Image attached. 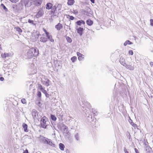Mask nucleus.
Wrapping results in <instances>:
<instances>
[{"instance_id": "obj_1", "label": "nucleus", "mask_w": 153, "mask_h": 153, "mask_svg": "<svg viewBox=\"0 0 153 153\" xmlns=\"http://www.w3.org/2000/svg\"><path fill=\"white\" fill-rule=\"evenodd\" d=\"M38 54V50L37 48H33L28 50L27 55L28 58H30L33 56H36Z\"/></svg>"}, {"instance_id": "obj_2", "label": "nucleus", "mask_w": 153, "mask_h": 153, "mask_svg": "<svg viewBox=\"0 0 153 153\" xmlns=\"http://www.w3.org/2000/svg\"><path fill=\"white\" fill-rule=\"evenodd\" d=\"M40 124L42 127L46 128L47 126H49L50 122L48 118L45 116H44L41 120Z\"/></svg>"}, {"instance_id": "obj_3", "label": "nucleus", "mask_w": 153, "mask_h": 153, "mask_svg": "<svg viewBox=\"0 0 153 153\" xmlns=\"http://www.w3.org/2000/svg\"><path fill=\"white\" fill-rule=\"evenodd\" d=\"M32 0H21V4H19V5H24L26 7H29L32 5Z\"/></svg>"}, {"instance_id": "obj_4", "label": "nucleus", "mask_w": 153, "mask_h": 153, "mask_svg": "<svg viewBox=\"0 0 153 153\" xmlns=\"http://www.w3.org/2000/svg\"><path fill=\"white\" fill-rule=\"evenodd\" d=\"M44 14V11L42 9H40L37 12L36 16L37 18H39L42 16Z\"/></svg>"}, {"instance_id": "obj_5", "label": "nucleus", "mask_w": 153, "mask_h": 153, "mask_svg": "<svg viewBox=\"0 0 153 153\" xmlns=\"http://www.w3.org/2000/svg\"><path fill=\"white\" fill-rule=\"evenodd\" d=\"M32 115L34 119H37L38 114L36 109H33L32 110Z\"/></svg>"}, {"instance_id": "obj_6", "label": "nucleus", "mask_w": 153, "mask_h": 153, "mask_svg": "<svg viewBox=\"0 0 153 153\" xmlns=\"http://www.w3.org/2000/svg\"><path fill=\"white\" fill-rule=\"evenodd\" d=\"M55 28L57 30L59 31L63 28L62 24L59 23L55 26Z\"/></svg>"}, {"instance_id": "obj_7", "label": "nucleus", "mask_w": 153, "mask_h": 153, "mask_svg": "<svg viewBox=\"0 0 153 153\" xmlns=\"http://www.w3.org/2000/svg\"><path fill=\"white\" fill-rule=\"evenodd\" d=\"M84 30V29L81 27H79L77 29V32L80 36H81L82 35V32Z\"/></svg>"}, {"instance_id": "obj_8", "label": "nucleus", "mask_w": 153, "mask_h": 153, "mask_svg": "<svg viewBox=\"0 0 153 153\" xmlns=\"http://www.w3.org/2000/svg\"><path fill=\"white\" fill-rule=\"evenodd\" d=\"M120 64L123 65V66H125V65H126L125 59L122 57L120 58Z\"/></svg>"}, {"instance_id": "obj_9", "label": "nucleus", "mask_w": 153, "mask_h": 153, "mask_svg": "<svg viewBox=\"0 0 153 153\" xmlns=\"http://www.w3.org/2000/svg\"><path fill=\"white\" fill-rule=\"evenodd\" d=\"M42 0H36L34 1V4L36 6H38L40 5L42 3Z\"/></svg>"}, {"instance_id": "obj_10", "label": "nucleus", "mask_w": 153, "mask_h": 153, "mask_svg": "<svg viewBox=\"0 0 153 153\" xmlns=\"http://www.w3.org/2000/svg\"><path fill=\"white\" fill-rule=\"evenodd\" d=\"M53 6V4L50 3H48L46 5V8L48 10H50L52 8Z\"/></svg>"}, {"instance_id": "obj_11", "label": "nucleus", "mask_w": 153, "mask_h": 153, "mask_svg": "<svg viewBox=\"0 0 153 153\" xmlns=\"http://www.w3.org/2000/svg\"><path fill=\"white\" fill-rule=\"evenodd\" d=\"M129 122L131 125L134 128H138L137 125L134 123L132 120L130 119V120H129Z\"/></svg>"}, {"instance_id": "obj_12", "label": "nucleus", "mask_w": 153, "mask_h": 153, "mask_svg": "<svg viewBox=\"0 0 153 153\" xmlns=\"http://www.w3.org/2000/svg\"><path fill=\"white\" fill-rule=\"evenodd\" d=\"M51 13H53V17L54 16H57L59 13V12L57 11V10L54 11L51 10Z\"/></svg>"}, {"instance_id": "obj_13", "label": "nucleus", "mask_w": 153, "mask_h": 153, "mask_svg": "<svg viewBox=\"0 0 153 153\" xmlns=\"http://www.w3.org/2000/svg\"><path fill=\"white\" fill-rule=\"evenodd\" d=\"M47 41V38L45 37L42 36L40 38V41L43 42H45Z\"/></svg>"}, {"instance_id": "obj_14", "label": "nucleus", "mask_w": 153, "mask_h": 153, "mask_svg": "<svg viewBox=\"0 0 153 153\" xmlns=\"http://www.w3.org/2000/svg\"><path fill=\"white\" fill-rule=\"evenodd\" d=\"M10 53H4V55H1V56L3 58H6L7 57L10 56Z\"/></svg>"}, {"instance_id": "obj_15", "label": "nucleus", "mask_w": 153, "mask_h": 153, "mask_svg": "<svg viewBox=\"0 0 153 153\" xmlns=\"http://www.w3.org/2000/svg\"><path fill=\"white\" fill-rule=\"evenodd\" d=\"M46 36L51 42H53L54 41V39L52 38V36L49 34Z\"/></svg>"}, {"instance_id": "obj_16", "label": "nucleus", "mask_w": 153, "mask_h": 153, "mask_svg": "<svg viewBox=\"0 0 153 153\" xmlns=\"http://www.w3.org/2000/svg\"><path fill=\"white\" fill-rule=\"evenodd\" d=\"M76 23L78 25L80 26L81 24H83V25L85 24V22L84 21L81 20L77 21L76 22Z\"/></svg>"}, {"instance_id": "obj_17", "label": "nucleus", "mask_w": 153, "mask_h": 153, "mask_svg": "<svg viewBox=\"0 0 153 153\" xmlns=\"http://www.w3.org/2000/svg\"><path fill=\"white\" fill-rule=\"evenodd\" d=\"M22 126L24 128V131L25 132H27L28 130L27 125L25 123H24L22 124Z\"/></svg>"}, {"instance_id": "obj_18", "label": "nucleus", "mask_w": 153, "mask_h": 153, "mask_svg": "<svg viewBox=\"0 0 153 153\" xmlns=\"http://www.w3.org/2000/svg\"><path fill=\"white\" fill-rule=\"evenodd\" d=\"M74 0H68L67 4L68 5H72L74 4Z\"/></svg>"}, {"instance_id": "obj_19", "label": "nucleus", "mask_w": 153, "mask_h": 153, "mask_svg": "<svg viewBox=\"0 0 153 153\" xmlns=\"http://www.w3.org/2000/svg\"><path fill=\"white\" fill-rule=\"evenodd\" d=\"M124 66L125 67L129 69L130 70H133L134 68L131 66L130 65H126V64Z\"/></svg>"}, {"instance_id": "obj_20", "label": "nucleus", "mask_w": 153, "mask_h": 153, "mask_svg": "<svg viewBox=\"0 0 153 153\" xmlns=\"http://www.w3.org/2000/svg\"><path fill=\"white\" fill-rule=\"evenodd\" d=\"M132 44V43L129 41V40H126L124 43V46H126L127 45H131Z\"/></svg>"}, {"instance_id": "obj_21", "label": "nucleus", "mask_w": 153, "mask_h": 153, "mask_svg": "<svg viewBox=\"0 0 153 153\" xmlns=\"http://www.w3.org/2000/svg\"><path fill=\"white\" fill-rule=\"evenodd\" d=\"M86 23L89 26H91L93 24V22L91 20L88 19V20H87Z\"/></svg>"}, {"instance_id": "obj_22", "label": "nucleus", "mask_w": 153, "mask_h": 153, "mask_svg": "<svg viewBox=\"0 0 153 153\" xmlns=\"http://www.w3.org/2000/svg\"><path fill=\"white\" fill-rule=\"evenodd\" d=\"M63 130L64 131L65 133H67L68 132V127L65 126H62Z\"/></svg>"}, {"instance_id": "obj_23", "label": "nucleus", "mask_w": 153, "mask_h": 153, "mask_svg": "<svg viewBox=\"0 0 153 153\" xmlns=\"http://www.w3.org/2000/svg\"><path fill=\"white\" fill-rule=\"evenodd\" d=\"M48 144L50 145L53 147H55V145L51 141V140L49 139L47 143Z\"/></svg>"}, {"instance_id": "obj_24", "label": "nucleus", "mask_w": 153, "mask_h": 153, "mask_svg": "<svg viewBox=\"0 0 153 153\" xmlns=\"http://www.w3.org/2000/svg\"><path fill=\"white\" fill-rule=\"evenodd\" d=\"M64 147V146L63 144L60 143L59 144V147L61 150H63Z\"/></svg>"}, {"instance_id": "obj_25", "label": "nucleus", "mask_w": 153, "mask_h": 153, "mask_svg": "<svg viewBox=\"0 0 153 153\" xmlns=\"http://www.w3.org/2000/svg\"><path fill=\"white\" fill-rule=\"evenodd\" d=\"M28 22L32 25H35V24H34V19L32 20L30 19H28Z\"/></svg>"}, {"instance_id": "obj_26", "label": "nucleus", "mask_w": 153, "mask_h": 153, "mask_svg": "<svg viewBox=\"0 0 153 153\" xmlns=\"http://www.w3.org/2000/svg\"><path fill=\"white\" fill-rule=\"evenodd\" d=\"M49 80H48L46 82L44 81L43 82V84L45 85L48 87L49 85Z\"/></svg>"}, {"instance_id": "obj_27", "label": "nucleus", "mask_w": 153, "mask_h": 153, "mask_svg": "<svg viewBox=\"0 0 153 153\" xmlns=\"http://www.w3.org/2000/svg\"><path fill=\"white\" fill-rule=\"evenodd\" d=\"M51 118L53 121H55L56 120V117L54 115H51Z\"/></svg>"}, {"instance_id": "obj_28", "label": "nucleus", "mask_w": 153, "mask_h": 153, "mask_svg": "<svg viewBox=\"0 0 153 153\" xmlns=\"http://www.w3.org/2000/svg\"><path fill=\"white\" fill-rule=\"evenodd\" d=\"M1 6L6 11H7V9L3 4H1Z\"/></svg>"}, {"instance_id": "obj_29", "label": "nucleus", "mask_w": 153, "mask_h": 153, "mask_svg": "<svg viewBox=\"0 0 153 153\" xmlns=\"http://www.w3.org/2000/svg\"><path fill=\"white\" fill-rule=\"evenodd\" d=\"M66 39L67 41L69 43L71 42L72 41V39H71V38L70 37H69L68 36L66 37Z\"/></svg>"}, {"instance_id": "obj_30", "label": "nucleus", "mask_w": 153, "mask_h": 153, "mask_svg": "<svg viewBox=\"0 0 153 153\" xmlns=\"http://www.w3.org/2000/svg\"><path fill=\"white\" fill-rule=\"evenodd\" d=\"M76 59V56H73L71 58V60L73 62H75Z\"/></svg>"}, {"instance_id": "obj_31", "label": "nucleus", "mask_w": 153, "mask_h": 153, "mask_svg": "<svg viewBox=\"0 0 153 153\" xmlns=\"http://www.w3.org/2000/svg\"><path fill=\"white\" fill-rule=\"evenodd\" d=\"M16 30L19 33H21L22 32V30L19 27H17L16 28Z\"/></svg>"}, {"instance_id": "obj_32", "label": "nucleus", "mask_w": 153, "mask_h": 153, "mask_svg": "<svg viewBox=\"0 0 153 153\" xmlns=\"http://www.w3.org/2000/svg\"><path fill=\"white\" fill-rule=\"evenodd\" d=\"M92 112L95 116L97 115V111L94 109H92Z\"/></svg>"}, {"instance_id": "obj_33", "label": "nucleus", "mask_w": 153, "mask_h": 153, "mask_svg": "<svg viewBox=\"0 0 153 153\" xmlns=\"http://www.w3.org/2000/svg\"><path fill=\"white\" fill-rule=\"evenodd\" d=\"M21 101L22 102L23 104H26V101L24 98L22 99Z\"/></svg>"}, {"instance_id": "obj_34", "label": "nucleus", "mask_w": 153, "mask_h": 153, "mask_svg": "<svg viewBox=\"0 0 153 153\" xmlns=\"http://www.w3.org/2000/svg\"><path fill=\"white\" fill-rule=\"evenodd\" d=\"M56 7L58 9V10H60L62 8V5L61 4H59Z\"/></svg>"}, {"instance_id": "obj_35", "label": "nucleus", "mask_w": 153, "mask_h": 153, "mask_svg": "<svg viewBox=\"0 0 153 153\" xmlns=\"http://www.w3.org/2000/svg\"><path fill=\"white\" fill-rule=\"evenodd\" d=\"M49 140V139H44L43 140V142L44 143H46V144H47Z\"/></svg>"}, {"instance_id": "obj_36", "label": "nucleus", "mask_w": 153, "mask_h": 153, "mask_svg": "<svg viewBox=\"0 0 153 153\" xmlns=\"http://www.w3.org/2000/svg\"><path fill=\"white\" fill-rule=\"evenodd\" d=\"M51 9H52L51 10L54 11V10H57V7L55 5H54L53 6Z\"/></svg>"}, {"instance_id": "obj_37", "label": "nucleus", "mask_w": 153, "mask_h": 153, "mask_svg": "<svg viewBox=\"0 0 153 153\" xmlns=\"http://www.w3.org/2000/svg\"><path fill=\"white\" fill-rule=\"evenodd\" d=\"M43 31L45 32V33L46 34V36H47V35H48V34H49V33L48 32L47 30H46L45 29V28H43Z\"/></svg>"}, {"instance_id": "obj_38", "label": "nucleus", "mask_w": 153, "mask_h": 153, "mask_svg": "<svg viewBox=\"0 0 153 153\" xmlns=\"http://www.w3.org/2000/svg\"><path fill=\"white\" fill-rule=\"evenodd\" d=\"M37 96L39 97H41V93L40 91H38L37 92Z\"/></svg>"}, {"instance_id": "obj_39", "label": "nucleus", "mask_w": 153, "mask_h": 153, "mask_svg": "<svg viewBox=\"0 0 153 153\" xmlns=\"http://www.w3.org/2000/svg\"><path fill=\"white\" fill-rule=\"evenodd\" d=\"M38 86L40 90L41 91L43 89V88L42 87V85L40 84H39Z\"/></svg>"}, {"instance_id": "obj_40", "label": "nucleus", "mask_w": 153, "mask_h": 153, "mask_svg": "<svg viewBox=\"0 0 153 153\" xmlns=\"http://www.w3.org/2000/svg\"><path fill=\"white\" fill-rule=\"evenodd\" d=\"M12 3H16L19 0H9Z\"/></svg>"}, {"instance_id": "obj_41", "label": "nucleus", "mask_w": 153, "mask_h": 153, "mask_svg": "<svg viewBox=\"0 0 153 153\" xmlns=\"http://www.w3.org/2000/svg\"><path fill=\"white\" fill-rule=\"evenodd\" d=\"M77 55L78 56H79V57H80V56H83V55L81 54L79 52H77Z\"/></svg>"}, {"instance_id": "obj_42", "label": "nucleus", "mask_w": 153, "mask_h": 153, "mask_svg": "<svg viewBox=\"0 0 153 153\" xmlns=\"http://www.w3.org/2000/svg\"><path fill=\"white\" fill-rule=\"evenodd\" d=\"M75 137L77 140H78L79 139V135L78 133L76 134L75 135Z\"/></svg>"}, {"instance_id": "obj_43", "label": "nucleus", "mask_w": 153, "mask_h": 153, "mask_svg": "<svg viewBox=\"0 0 153 153\" xmlns=\"http://www.w3.org/2000/svg\"><path fill=\"white\" fill-rule=\"evenodd\" d=\"M129 54L132 55L133 54V52L132 50H129L128 52Z\"/></svg>"}, {"instance_id": "obj_44", "label": "nucleus", "mask_w": 153, "mask_h": 153, "mask_svg": "<svg viewBox=\"0 0 153 153\" xmlns=\"http://www.w3.org/2000/svg\"><path fill=\"white\" fill-rule=\"evenodd\" d=\"M127 137L128 139H130L131 138V135L129 133H128L127 134Z\"/></svg>"}, {"instance_id": "obj_45", "label": "nucleus", "mask_w": 153, "mask_h": 153, "mask_svg": "<svg viewBox=\"0 0 153 153\" xmlns=\"http://www.w3.org/2000/svg\"><path fill=\"white\" fill-rule=\"evenodd\" d=\"M41 91L45 94L47 93L46 91L44 88L41 90Z\"/></svg>"}, {"instance_id": "obj_46", "label": "nucleus", "mask_w": 153, "mask_h": 153, "mask_svg": "<svg viewBox=\"0 0 153 153\" xmlns=\"http://www.w3.org/2000/svg\"><path fill=\"white\" fill-rule=\"evenodd\" d=\"M150 25L153 26V19H151L150 20Z\"/></svg>"}, {"instance_id": "obj_47", "label": "nucleus", "mask_w": 153, "mask_h": 153, "mask_svg": "<svg viewBox=\"0 0 153 153\" xmlns=\"http://www.w3.org/2000/svg\"><path fill=\"white\" fill-rule=\"evenodd\" d=\"M73 13L75 14H77L78 12L76 10H74Z\"/></svg>"}, {"instance_id": "obj_48", "label": "nucleus", "mask_w": 153, "mask_h": 153, "mask_svg": "<svg viewBox=\"0 0 153 153\" xmlns=\"http://www.w3.org/2000/svg\"><path fill=\"white\" fill-rule=\"evenodd\" d=\"M124 151L125 153H129L127 151V149L125 148H124Z\"/></svg>"}, {"instance_id": "obj_49", "label": "nucleus", "mask_w": 153, "mask_h": 153, "mask_svg": "<svg viewBox=\"0 0 153 153\" xmlns=\"http://www.w3.org/2000/svg\"><path fill=\"white\" fill-rule=\"evenodd\" d=\"M134 151L136 153H139L138 150L136 148L134 149Z\"/></svg>"}, {"instance_id": "obj_50", "label": "nucleus", "mask_w": 153, "mask_h": 153, "mask_svg": "<svg viewBox=\"0 0 153 153\" xmlns=\"http://www.w3.org/2000/svg\"><path fill=\"white\" fill-rule=\"evenodd\" d=\"M69 16L70 17V19L71 20H73L74 19V17L72 16Z\"/></svg>"}, {"instance_id": "obj_51", "label": "nucleus", "mask_w": 153, "mask_h": 153, "mask_svg": "<svg viewBox=\"0 0 153 153\" xmlns=\"http://www.w3.org/2000/svg\"><path fill=\"white\" fill-rule=\"evenodd\" d=\"M45 96L48 98L49 97V95L47 93L45 94Z\"/></svg>"}, {"instance_id": "obj_52", "label": "nucleus", "mask_w": 153, "mask_h": 153, "mask_svg": "<svg viewBox=\"0 0 153 153\" xmlns=\"http://www.w3.org/2000/svg\"><path fill=\"white\" fill-rule=\"evenodd\" d=\"M150 65L152 67L153 65V62H150Z\"/></svg>"}, {"instance_id": "obj_53", "label": "nucleus", "mask_w": 153, "mask_h": 153, "mask_svg": "<svg viewBox=\"0 0 153 153\" xmlns=\"http://www.w3.org/2000/svg\"><path fill=\"white\" fill-rule=\"evenodd\" d=\"M4 78L3 77H0V80L1 81H3L4 80Z\"/></svg>"}, {"instance_id": "obj_54", "label": "nucleus", "mask_w": 153, "mask_h": 153, "mask_svg": "<svg viewBox=\"0 0 153 153\" xmlns=\"http://www.w3.org/2000/svg\"><path fill=\"white\" fill-rule=\"evenodd\" d=\"M23 153H28V151L27 149H26L24 152Z\"/></svg>"}, {"instance_id": "obj_55", "label": "nucleus", "mask_w": 153, "mask_h": 153, "mask_svg": "<svg viewBox=\"0 0 153 153\" xmlns=\"http://www.w3.org/2000/svg\"><path fill=\"white\" fill-rule=\"evenodd\" d=\"M90 0L92 3H93V4L94 3L95 0Z\"/></svg>"}, {"instance_id": "obj_56", "label": "nucleus", "mask_w": 153, "mask_h": 153, "mask_svg": "<svg viewBox=\"0 0 153 153\" xmlns=\"http://www.w3.org/2000/svg\"><path fill=\"white\" fill-rule=\"evenodd\" d=\"M78 59L80 61L82 59V58L80 57H78Z\"/></svg>"}, {"instance_id": "obj_57", "label": "nucleus", "mask_w": 153, "mask_h": 153, "mask_svg": "<svg viewBox=\"0 0 153 153\" xmlns=\"http://www.w3.org/2000/svg\"><path fill=\"white\" fill-rule=\"evenodd\" d=\"M29 16V18H32L33 17V16L32 15H30V16Z\"/></svg>"}, {"instance_id": "obj_58", "label": "nucleus", "mask_w": 153, "mask_h": 153, "mask_svg": "<svg viewBox=\"0 0 153 153\" xmlns=\"http://www.w3.org/2000/svg\"><path fill=\"white\" fill-rule=\"evenodd\" d=\"M80 57L82 58H84V55H83V56H80Z\"/></svg>"}, {"instance_id": "obj_59", "label": "nucleus", "mask_w": 153, "mask_h": 153, "mask_svg": "<svg viewBox=\"0 0 153 153\" xmlns=\"http://www.w3.org/2000/svg\"><path fill=\"white\" fill-rule=\"evenodd\" d=\"M0 49H1L2 50V48H1V45H0Z\"/></svg>"}, {"instance_id": "obj_60", "label": "nucleus", "mask_w": 153, "mask_h": 153, "mask_svg": "<svg viewBox=\"0 0 153 153\" xmlns=\"http://www.w3.org/2000/svg\"><path fill=\"white\" fill-rule=\"evenodd\" d=\"M151 52H153V51H151Z\"/></svg>"}]
</instances>
